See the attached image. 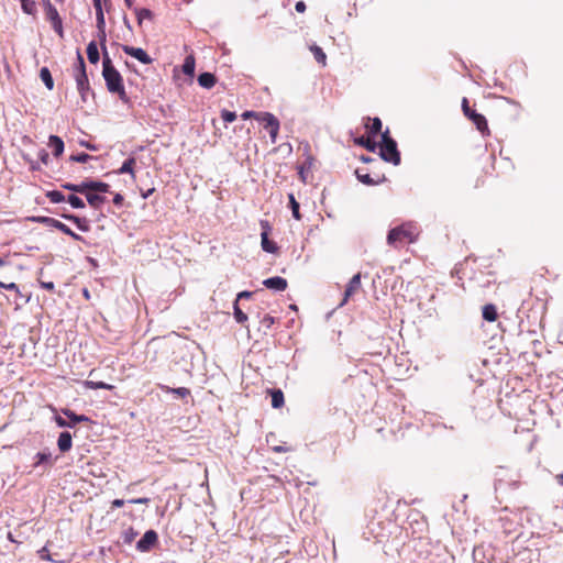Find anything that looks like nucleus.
<instances>
[{
	"instance_id": "obj_1",
	"label": "nucleus",
	"mask_w": 563,
	"mask_h": 563,
	"mask_svg": "<svg viewBox=\"0 0 563 563\" xmlns=\"http://www.w3.org/2000/svg\"><path fill=\"white\" fill-rule=\"evenodd\" d=\"M102 76L104 78L108 90L112 93H118L121 100H125L126 93L124 90L122 76L113 66L108 52H104L102 57Z\"/></svg>"
},
{
	"instance_id": "obj_2",
	"label": "nucleus",
	"mask_w": 563,
	"mask_h": 563,
	"mask_svg": "<svg viewBox=\"0 0 563 563\" xmlns=\"http://www.w3.org/2000/svg\"><path fill=\"white\" fill-rule=\"evenodd\" d=\"M418 227L412 222H406L389 230L386 242L389 246L399 249L406 243H415L418 239Z\"/></svg>"
},
{
	"instance_id": "obj_3",
	"label": "nucleus",
	"mask_w": 563,
	"mask_h": 563,
	"mask_svg": "<svg viewBox=\"0 0 563 563\" xmlns=\"http://www.w3.org/2000/svg\"><path fill=\"white\" fill-rule=\"evenodd\" d=\"M74 77L76 80L77 90L81 97L84 102L87 101L88 95L90 92V86L88 76L86 73V65L82 55L77 53V64L74 67Z\"/></svg>"
},
{
	"instance_id": "obj_4",
	"label": "nucleus",
	"mask_w": 563,
	"mask_h": 563,
	"mask_svg": "<svg viewBox=\"0 0 563 563\" xmlns=\"http://www.w3.org/2000/svg\"><path fill=\"white\" fill-rule=\"evenodd\" d=\"M379 147V155L385 162L391 163L395 166L400 164V153L397 150V143L389 136L388 130L382 133V143Z\"/></svg>"
},
{
	"instance_id": "obj_5",
	"label": "nucleus",
	"mask_w": 563,
	"mask_h": 563,
	"mask_svg": "<svg viewBox=\"0 0 563 563\" xmlns=\"http://www.w3.org/2000/svg\"><path fill=\"white\" fill-rule=\"evenodd\" d=\"M33 221L42 223V224L47 225V227H52L54 229H57V230L62 231L63 233L71 236L76 241H82V236L81 235L75 233L65 223H63V222H60V221H58V220H56L54 218H51V217H35V218H33Z\"/></svg>"
},
{
	"instance_id": "obj_6",
	"label": "nucleus",
	"mask_w": 563,
	"mask_h": 563,
	"mask_svg": "<svg viewBox=\"0 0 563 563\" xmlns=\"http://www.w3.org/2000/svg\"><path fill=\"white\" fill-rule=\"evenodd\" d=\"M256 120L264 123V128L268 129L272 143H275L279 131V121L277 118L269 112H258Z\"/></svg>"
},
{
	"instance_id": "obj_7",
	"label": "nucleus",
	"mask_w": 563,
	"mask_h": 563,
	"mask_svg": "<svg viewBox=\"0 0 563 563\" xmlns=\"http://www.w3.org/2000/svg\"><path fill=\"white\" fill-rule=\"evenodd\" d=\"M462 109L465 117L472 120V122L476 125L478 131L484 133L485 131L488 130L486 118L483 114L477 113L475 110H472L470 108L467 98H463Z\"/></svg>"
},
{
	"instance_id": "obj_8",
	"label": "nucleus",
	"mask_w": 563,
	"mask_h": 563,
	"mask_svg": "<svg viewBox=\"0 0 563 563\" xmlns=\"http://www.w3.org/2000/svg\"><path fill=\"white\" fill-rule=\"evenodd\" d=\"M63 413L68 418V420L64 419L60 416L55 417V422L60 428H73L76 423L79 422H88L90 419L85 415H77L70 409H63Z\"/></svg>"
},
{
	"instance_id": "obj_9",
	"label": "nucleus",
	"mask_w": 563,
	"mask_h": 563,
	"mask_svg": "<svg viewBox=\"0 0 563 563\" xmlns=\"http://www.w3.org/2000/svg\"><path fill=\"white\" fill-rule=\"evenodd\" d=\"M157 533L154 530H147L143 537L137 541L136 549L140 552L150 551L157 542Z\"/></svg>"
},
{
	"instance_id": "obj_10",
	"label": "nucleus",
	"mask_w": 563,
	"mask_h": 563,
	"mask_svg": "<svg viewBox=\"0 0 563 563\" xmlns=\"http://www.w3.org/2000/svg\"><path fill=\"white\" fill-rule=\"evenodd\" d=\"M261 225L264 229L261 233V245L262 249L267 253H276L278 247L275 242L268 239L269 225L267 221H261Z\"/></svg>"
},
{
	"instance_id": "obj_11",
	"label": "nucleus",
	"mask_w": 563,
	"mask_h": 563,
	"mask_svg": "<svg viewBox=\"0 0 563 563\" xmlns=\"http://www.w3.org/2000/svg\"><path fill=\"white\" fill-rule=\"evenodd\" d=\"M122 49L126 55H130V56L136 58L142 64L147 65V64L152 63V58L150 57V55L141 47L123 45Z\"/></svg>"
},
{
	"instance_id": "obj_12",
	"label": "nucleus",
	"mask_w": 563,
	"mask_h": 563,
	"mask_svg": "<svg viewBox=\"0 0 563 563\" xmlns=\"http://www.w3.org/2000/svg\"><path fill=\"white\" fill-rule=\"evenodd\" d=\"M263 285L275 291H284L287 288V280L283 277L275 276L267 278L263 282Z\"/></svg>"
},
{
	"instance_id": "obj_13",
	"label": "nucleus",
	"mask_w": 563,
	"mask_h": 563,
	"mask_svg": "<svg viewBox=\"0 0 563 563\" xmlns=\"http://www.w3.org/2000/svg\"><path fill=\"white\" fill-rule=\"evenodd\" d=\"M361 287V274H355L346 286L343 303Z\"/></svg>"
},
{
	"instance_id": "obj_14",
	"label": "nucleus",
	"mask_w": 563,
	"mask_h": 563,
	"mask_svg": "<svg viewBox=\"0 0 563 563\" xmlns=\"http://www.w3.org/2000/svg\"><path fill=\"white\" fill-rule=\"evenodd\" d=\"M73 445V438L68 431H64L59 434L57 440V446L62 453L68 452Z\"/></svg>"
},
{
	"instance_id": "obj_15",
	"label": "nucleus",
	"mask_w": 563,
	"mask_h": 563,
	"mask_svg": "<svg viewBox=\"0 0 563 563\" xmlns=\"http://www.w3.org/2000/svg\"><path fill=\"white\" fill-rule=\"evenodd\" d=\"M62 217L65 220H68L70 222L75 223L77 225V228L82 232H87L90 229L89 223H88L87 219H85V218H79L75 214H66V213L62 214Z\"/></svg>"
},
{
	"instance_id": "obj_16",
	"label": "nucleus",
	"mask_w": 563,
	"mask_h": 563,
	"mask_svg": "<svg viewBox=\"0 0 563 563\" xmlns=\"http://www.w3.org/2000/svg\"><path fill=\"white\" fill-rule=\"evenodd\" d=\"M217 82V78L213 74L211 73H201L199 76H198V84L202 87V88H206V89H211Z\"/></svg>"
},
{
	"instance_id": "obj_17",
	"label": "nucleus",
	"mask_w": 563,
	"mask_h": 563,
	"mask_svg": "<svg viewBox=\"0 0 563 563\" xmlns=\"http://www.w3.org/2000/svg\"><path fill=\"white\" fill-rule=\"evenodd\" d=\"M48 146L53 150V154L57 157L64 152V142L57 135H51L48 139Z\"/></svg>"
},
{
	"instance_id": "obj_18",
	"label": "nucleus",
	"mask_w": 563,
	"mask_h": 563,
	"mask_svg": "<svg viewBox=\"0 0 563 563\" xmlns=\"http://www.w3.org/2000/svg\"><path fill=\"white\" fill-rule=\"evenodd\" d=\"M86 199L88 203L96 209H99L104 202L106 197L95 192H86Z\"/></svg>"
},
{
	"instance_id": "obj_19",
	"label": "nucleus",
	"mask_w": 563,
	"mask_h": 563,
	"mask_svg": "<svg viewBox=\"0 0 563 563\" xmlns=\"http://www.w3.org/2000/svg\"><path fill=\"white\" fill-rule=\"evenodd\" d=\"M35 460H36V462L34 464V467H38L43 464H47V465L52 466V464H53L52 454L48 450L41 451V452L36 453Z\"/></svg>"
},
{
	"instance_id": "obj_20",
	"label": "nucleus",
	"mask_w": 563,
	"mask_h": 563,
	"mask_svg": "<svg viewBox=\"0 0 563 563\" xmlns=\"http://www.w3.org/2000/svg\"><path fill=\"white\" fill-rule=\"evenodd\" d=\"M87 56L88 60L91 64H97L100 59L99 51L97 43L95 41H91L87 46Z\"/></svg>"
},
{
	"instance_id": "obj_21",
	"label": "nucleus",
	"mask_w": 563,
	"mask_h": 563,
	"mask_svg": "<svg viewBox=\"0 0 563 563\" xmlns=\"http://www.w3.org/2000/svg\"><path fill=\"white\" fill-rule=\"evenodd\" d=\"M483 319L488 322H494L497 319V309L493 303L483 307Z\"/></svg>"
},
{
	"instance_id": "obj_22",
	"label": "nucleus",
	"mask_w": 563,
	"mask_h": 563,
	"mask_svg": "<svg viewBox=\"0 0 563 563\" xmlns=\"http://www.w3.org/2000/svg\"><path fill=\"white\" fill-rule=\"evenodd\" d=\"M40 78L42 79V81L48 90H52L54 88V80L47 67L41 68Z\"/></svg>"
},
{
	"instance_id": "obj_23",
	"label": "nucleus",
	"mask_w": 563,
	"mask_h": 563,
	"mask_svg": "<svg viewBox=\"0 0 563 563\" xmlns=\"http://www.w3.org/2000/svg\"><path fill=\"white\" fill-rule=\"evenodd\" d=\"M272 396V407L280 408L284 405V394L280 389H272L269 390Z\"/></svg>"
},
{
	"instance_id": "obj_24",
	"label": "nucleus",
	"mask_w": 563,
	"mask_h": 563,
	"mask_svg": "<svg viewBox=\"0 0 563 563\" xmlns=\"http://www.w3.org/2000/svg\"><path fill=\"white\" fill-rule=\"evenodd\" d=\"M310 51L313 54L314 59L322 66H325L327 55L323 52V49L318 45H312V46H310Z\"/></svg>"
},
{
	"instance_id": "obj_25",
	"label": "nucleus",
	"mask_w": 563,
	"mask_h": 563,
	"mask_svg": "<svg viewBox=\"0 0 563 563\" xmlns=\"http://www.w3.org/2000/svg\"><path fill=\"white\" fill-rule=\"evenodd\" d=\"M135 165V158L129 157L125 159L122 164V166L119 168L118 174H131L134 178V170L133 167Z\"/></svg>"
},
{
	"instance_id": "obj_26",
	"label": "nucleus",
	"mask_w": 563,
	"mask_h": 563,
	"mask_svg": "<svg viewBox=\"0 0 563 563\" xmlns=\"http://www.w3.org/2000/svg\"><path fill=\"white\" fill-rule=\"evenodd\" d=\"M195 58L192 55H189L185 58L183 64V71L187 76H194L195 74Z\"/></svg>"
},
{
	"instance_id": "obj_27",
	"label": "nucleus",
	"mask_w": 563,
	"mask_h": 563,
	"mask_svg": "<svg viewBox=\"0 0 563 563\" xmlns=\"http://www.w3.org/2000/svg\"><path fill=\"white\" fill-rule=\"evenodd\" d=\"M164 391L176 395L177 397L185 398L190 395V390L186 387L172 388L168 386L161 387Z\"/></svg>"
},
{
	"instance_id": "obj_28",
	"label": "nucleus",
	"mask_w": 563,
	"mask_h": 563,
	"mask_svg": "<svg viewBox=\"0 0 563 563\" xmlns=\"http://www.w3.org/2000/svg\"><path fill=\"white\" fill-rule=\"evenodd\" d=\"M233 316L238 323L244 324L247 321V314L244 313L241 308L239 307L238 300L233 303Z\"/></svg>"
},
{
	"instance_id": "obj_29",
	"label": "nucleus",
	"mask_w": 563,
	"mask_h": 563,
	"mask_svg": "<svg viewBox=\"0 0 563 563\" xmlns=\"http://www.w3.org/2000/svg\"><path fill=\"white\" fill-rule=\"evenodd\" d=\"M90 191L98 194V192H108L110 190V185L107 183L98 181V180H90Z\"/></svg>"
},
{
	"instance_id": "obj_30",
	"label": "nucleus",
	"mask_w": 563,
	"mask_h": 563,
	"mask_svg": "<svg viewBox=\"0 0 563 563\" xmlns=\"http://www.w3.org/2000/svg\"><path fill=\"white\" fill-rule=\"evenodd\" d=\"M134 11H135L139 24H142L144 20L153 19L152 11L146 8H141V9L135 8Z\"/></svg>"
},
{
	"instance_id": "obj_31",
	"label": "nucleus",
	"mask_w": 563,
	"mask_h": 563,
	"mask_svg": "<svg viewBox=\"0 0 563 563\" xmlns=\"http://www.w3.org/2000/svg\"><path fill=\"white\" fill-rule=\"evenodd\" d=\"M355 174H356L357 179L362 184L367 185V186L376 185V184H379L380 181L385 180L384 177L379 180H374L368 174H362L358 169L355 172Z\"/></svg>"
},
{
	"instance_id": "obj_32",
	"label": "nucleus",
	"mask_w": 563,
	"mask_h": 563,
	"mask_svg": "<svg viewBox=\"0 0 563 563\" xmlns=\"http://www.w3.org/2000/svg\"><path fill=\"white\" fill-rule=\"evenodd\" d=\"M139 532L135 531L132 527L125 529L122 534H121V539H122V542L125 543V544H131L134 539L137 537Z\"/></svg>"
},
{
	"instance_id": "obj_33",
	"label": "nucleus",
	"mask_w": 563,
	"mask_h": 563,
	"mask_svg": "<svg viewBox=\"0 0 563 563\" xmlns=\"http://www.w3.org/2000/svg\"><path fill=\"white\" fill-rule=\"evenodd\" d=\"M288 199H289V207L291 209L292 217L296 220H300L301 219V214L299 212V202L296 200L294 194H289L288 195Z\"/></svg>"
},
{
	"instance_id": "obj_34",
	"label": "nucleus",
	"mask_w": 563,
	"mask_h": 563,
	"mask_svg": "<svg viewBox=\"0 0 563 563\" xmlns=\"http://www.w3.org/2000/svg\"><path fill=\"white\" fill-rule=\"evenodd\" d=\"M46 197L49 199L51 202L53 203H59V202H63L65 201V196L63 192L58 191V190H51V191H47L46 194Z\"/></svg>"
},
{
	"instance_id": "obj_35",
	"label": "nucleus",
	"mask_w": 563,
	"mask_h": 563,
	"mask_svg": "<svg viewBox=\"0 0 563 563\" xmlns=\"http://www.w3.org/2000/svg\"><path fill=\"white\" fill-rule=\"evenodd\" d=\"M67 201L75 209H82V208H85L84 200L81 198H79L78 196H76V195H69L68 198H67Z\"/></svg>"
},
{
	"instance_id": "obj_36",
	"label": "nucleus",
	"mask_w": 563,
	"mask_h": 563,
	"mask_svg": "<svg viewBox=\"0 0 563 563\" xmlns=\"http://www.w3.org/2000/svg\"><path fill=\"white\" fill-rule=\"evenodd\" d=\"M357 144L364 146L366 150H368L369 152H375L376 147H377V144L376 142L369 140V139H365V137H360L357 141H356Z\"/></svg>"
},
{
	"instance_id": "obj_37",
	"label": "nucleus",
	"mask_w": 563,
	"mask_h": 563,
	"mask_svg": "<svg viewBox=\"0 0 563 563\" xmlns=\"http://www.w3.org/2000/svg\"><path fill=\"white\" fill-rule=\"evenodd\" d=\"M367 129H368V131H369V133L372 135L378 134L380 132V130H382V121H380V119L379 118H374L372 120L371 125H368Z\"/></svg>"
},
{
	"instance_id": "obj_38",
	"label": "nucleus",
	"mask_w": 563,
	"mask_h": 563,
	"mask_svg": "<svg viewBox=\"0 0 563 563\" xmlns=\"http://www.w3.org/2000/svg\"><path fill=\"white\" fill-rule=\"evenodd\" d=\"M86 385L91 389H111L112 386L103 382L87 380Z\"/></svg>"
},
{
	"instance_id": "obj_39",
	"label": "nucleus",
	"mask_w": 563,
	"mask_h": 563,
	"mask_svg": "<svg viewBox=\"0 0 563 563\" xmlns=\"http://www.w3.org/2000/svg\"><path fill=\"white\" fill-rule=\"evenodd\" d=\"M22 10L27 14H33L35 10V2L33 0H20Z\"/></svg>"
},
{
	"instance_id": "obj_40",
	"label": "nucleus",
	"mask_w": 563,
	"mask_h": 563,
	"mask_svg": "<svg viewBox=\"0 0 563 563\" xmlns=\"http://www.w3.org/2000/svg\"><path fill=\"white\" fill-rule=\"evenodd\" d=\"M53 30L58 34L60 38L64 37V29H63V20L59 18L58 20L49 22Z\"/></svg>"
},
{
	"instance_id": "obj_41",
	"label": "nucleus",
	"mask_w": 563,
	"mask_h": 563,
	"mask_svg": "<svg viewBox=\"0 0 563 563\" xmlns=\"http://www.w3.org/2000/svg\"><path fill=\"white\" fill-rule=\"evenodd\" d=\"M98 30V33H97V36L100 41V46H101V49H102V54L104 52H107V47H106V40H107V34H106V27H101V29H97Z\"/></svg>"
},
{
	"instance_id": "obj_42",
	"label": "nucleus",
	"mask_w": 563,
	"mask_h": 563,
	"mask_svg": "<svg viewBox=\"0 0 563 563\" xmlns=\"http://www.w3.org/2000/svg\"><path fill=\"white\" fill-rule=\"evenodd\" d=\"M45 16H46V20L49 22L58 20L60 18V15L55 7L48 8V10L45 11Z\"/></svg>"
},
{
	"instance_id": "obj_43",
	"label": "nucleus",
	"mask_w": 563,
	"mask_h": 563,
	"mask_svg": "<svg viewBox=\"0 0 563 563\" xmlns=\"http://www.w3.org/2000/svg\"><path fill=\"white\" fill-rule=\"evenodd\" d=\"M91 158V156L87 153H78L76 155L70 156V161L77 162V163H86Z\"/></svg>"
},
{
	"instance_id": "obj_44",
	"label": "nucleus",
	"mask_w": 563,
	"mask_h": 563,
	"mask_svg": "<svg viewBox=\"0 0 563 563\" xmlns=\"http://www.w3.org/2000/svg\"><path fill=\"white\" fill-rule=\"evenodd\" d=\"M221 118L223 119L224 122L231 123L236 119V113L224 109L221 112Z\"/></svg>"
},
{
	"instance_id": "obj_45",
	"label": "nucleus",
	"mask_w": 563,
	"mask_h": 563,
	"mask_svg": "<svg viewBox=\"0 0 563 563\" xmlns=\"http://www.w3.org/2000/svg\"><path fill=\"white\" fill-rule=\"evenodd\" d=\"M90 188H91L90 180H85L80 184H77V192L78 194H82L86 196V192H90Z\"/></svg>"
},
{
	"instance_id": "obj_46",
	"label": "nucleus",
	"mask_w": 563,
	"mask_h": 563,
	"mask_svg": "<svg viewBox=\"0 0 563 563\" xmlns=\"http://www.w3.org/2000/svg\"><path fill=\"white\" fill-rule=\"evenodd\" d=\"M97 29L106 27L103 9L96 10Z\"/></svg>"
},
{
	"instance_id": "obj_47",
	"label": "nucleus",
	"mask_w": 563,
	"mask_h": 563,
	"mask_svg": "<svg viewBox=\"0 0 563 563\" xmlns=\"http://www.w3.org/2000/svg\"><path fill=\"white\" fill-rule=\"evenodd\" d=\"M0 287L1 288H4L7 290H12V291H15V294L20 297H22L20 290H19V287L15 283H9V284H5V283H2L0 282Z\"/></svg>"
},
{
	"instance_id": "obj_48",
	"label": "nucleus",
	"mask_w": 563,
	"mask_h": 563,
	"mask_svg": "<svg viewBox=\"0 0 563 563\" xmlns=\"http://www.w3.org/2000/svg\"><path fill=\"white\" fill-rule=\"evenodd\" d=\"M274 322L275 318L269 314H266L262 320V324L267 329H269L274 324Z\"/></svg>"
},
{
	"instance_id": "obj_49",
	"label": "nucleus",
	"mask_w": 563,
	"mask_h": 563,
	"mask_svg": "<svg viewBox=\"0 0 563 563\" xmlns=\"http://www.w3.org/2000/svg\"><path fill=\"white\" fill-rule=\"evenodd\" d=\"M38 158L43 164L47 165L49 161V155L45 150H41L38 152Z\"/></svg>"
},
{
	"instance_id": "obj_50",
	"label": "nucleus",
	"mask_w": 563,
	"mask_h": 563,
	"mask_svg": "<svg viewBox=\"0 0 563 563\" xmlns=\"http://www.w3.org/2000/svg\"><path fill=\"white\" fill-rule=\"evenodd\" d=\"M252 295H253V292L247 291V290H243V291H241V292H239V294H238V296H236V299H235V300H238V301H239V300H241V299H249V298H251V297H252Z\"/></svg>"
},
{
	"instance_id": "obj_51",
	"label": "nucleus",
	"mask_w": 563,
	"mask_h": 563,
	"mask_svg": "<svg viewBox=\"0 0 563 563\" xmlns=\"http://www.w3.org/2000/svg\"><path fill=\"white\" fill-rule=\"evenodd\" d=\"M130 504H148L150 503V499L146 498V497H141V498H134V499H130L129 500Z\"/></svg>"
},
{
	"instance_id": "obj_52",
	"label": "nucleus",
	"mask_w": 563,
	"mask_h": 563,
	"mask_svg": "<svg viewBox=\"0 0 563 563\" xmlns=\"http://www.w3.org/2000/svg\"><path fill=\"white\" fill-rule=\"evenodd\" d=\"M123 196L121 194H115L114 197H113V203L118 207H121L122 203H123Z\"/></svg>"
},
{
	"instance_id": "obj_53",
	"label": "nucleus",
	"mask_w": 563,
	"mask_h": 563,
	"mask_svg": "<svg viewBox=\"0 0 563 563\" xmlns=\"http://www.w3.org/2000/svg\"><path fill=\"white\" fill-rule=\"evenodd\" d=\"M62 187L66 190L77 192V184L65 183L62 185Z\"/></svg>"
},
{
	"instance_id": "obj_54",
	"label": "nucleus",
	"mask_w": 563,
	"mask_h": 563,
	"mask_svg": "<svg viewBox=\"0 0 563 563\" xmlns=\"http://www.w3.org/2000/svg\"><path fill=\"white\" fill-rule=\"evenodd\" d=\"M256 114H258V112H254V111H245L242 113V119L244 120H247L250 118H255L256 119Z\"/></svg>"
},
{
	"instance_id": "obj_55",
	"label": "nucleus",
	"mask_w": 563,
	"mask_h": 563,
	"mask_svg": "<svg viewBox=\"0 0 563 563\" xmlns=\"http://www.w3.org/2000/svg\"><path fill=\"white\" fill-rule=\"evenodd\" d=\"M295 9L297 12L302 13L306 11V4L302 1L296 3Z\"/></svg>"
},
{
	"instance_id": "obj_56",
	"label": "nucleus",
	"mask_w": 563,
	"mask_h": 563,
	"mask_svg": "<svg viewBox=\"0 0 563 563\" xmlns=\"http://www.w3.org/2000/svg\"><path fill=\"white\" fill-rule=\"evenodd\" d=\"M41 286L44 288V289H47V290H54L55 288V285L53 282H42L41 283Z\"/></svg>"
},
{
	"instance_id": "obj_57",
	"label": "nucleus",
	"mask_w": 563,
	"mask_h": 563,
	"mask_svg": "<svg viewBox=\"0 0 563 563\" xmlns=\"http://www.w3.org/2000/svg\"><path fill=\"white\" fill-rule=\"evenodd\" d=\"M92 2H93L95 10H98V8L100 10V9H103L102 2L107 3L108 0H92Z\"/></svg>"
},
{
	"instance_id": "obj_58",
	"label": "nucleus",
	"mask_w": 563,
	"mask_h": 563,
	"mask_svg": "<svg viewBox=\"0 0 563 563\" xmlns=\"http://www.w3.org/2000/svg\"><path fill=\"white\" fill-rule=\"evenodd\" d=\"M111 505H112V508H120L124 505V500L123 499H114Z\"/></svg>"
},
{
	"instance_id": "obj_59",
	"label": "nucleus",
	"mask_w": 563,
	"mask_h": 563,
	"mask_svg": "<svg viewBox=\"0 0 563 563\" xmlns=\"http://www.w3.org/2000/svg\"><path fill=\"white\" fill-rule=\"evenodd\" d=\"M42 4L44 7V11L48 10V8H54L51 0H42Z\"/></svg>"
},
{
	"instance_id": "obj_60",
	"label": "nucleus",
	"mask_w": 563,
	"mask_h": 563,
	"mask_svg": "<svg viewBox=\"0 0 563 563\" xmlns=\"http://www.w3.org/2000/svg\"><path fill=\"white\" fill-rule=\"evenodd\" d=\"M273 450H274L275 452L280 453V452H286L288 449H287V448H285V446H280V445H279V446H275Z\"/></svg>"
},
{
	"instance_id": "obj_61",
	"label": "nucleus",
	"mask_w": 563,
	"mask_h": 563,
	"mask_svg": "<svg viewBox=\"0 0 563 563\" xmlns=\"http://www.w3.org/2000/svg\"><path fill=\"white\" fill-rule=\"evenodd\" d=\"M31 169H32V170H38V169H40V164H38V163H34V162H32V163H31Z\"/></svg>"
},
{
	"instance_id": "obj_62",
	"label": "nucleus",
	"mask_w": 563,
	"mask_h": 563,
	"mask_svg": "<svg viewBox=\"0 0 563 563\" xmlns=\"http://www.w3.org/2000/svg\"><path fill=\"white\" fill-rule=\"evenodd\" d=\"M362 161H363L364 163H369V162H372V161H373V158H372V157H367V156H362Z\"/></svg>"
},
{
	"instance_id": "obj_63",
	"label": "nucleus",
	"mask_w": 563,
	"mask_h": 563,
	"mask_svg": "<svg viewBox=\"0 0 563 563\" xmlns=\"http://www.w3.org/2000/svg\"><path fill=\"white\" fill-rule=\"evenodd\" d=\"M124 1H125V4H126L129 8H132L133 0H124Z\"/></svg>"
},
{
	"instance_id": "obj_64",
	"label": "nucleus",
	"mask_w": 563,
	"mask_h": 563,
	"mask_svg": "<svg viewBox=\"0 0 563 563\" xmlns=\"http://www.w3.org/2000/svg\"><path fill=\"white\" fill-rule=\"evenodd\" d=\"M559 482L561 485H563V473L558 476Z\"/></svg>"
}]
</instances>
